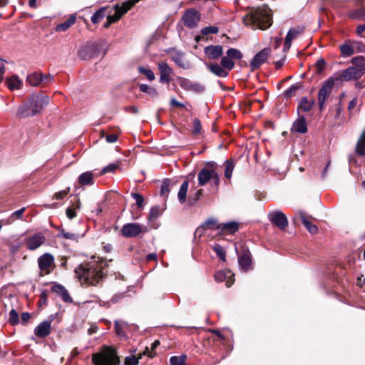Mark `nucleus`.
<instances>
[{"label": "nucleus", "instance_id": "obj_1", "mask_svg": "<svg viewBox=\"0 0 365 365\" xmlns=\"http://www.w3.org/2000/svg\"><path fill=\"white\" fill-rule=\"evenodd\" d=\"M107 266L106 260L94 257L88 262L79 264L74 272L82 284L96 286L106 278Z\"/></svg>", "mask_w": 365, "mask_h": 365}, {"label": "nucleus", "instance_id": "obj_43", "mask_svg": "<svg viewBox=\"0 0 365 365\" xmlns=\"http://www.w3.org/2000/svg\"><path fill=\"white\" fill-rule=\"evenodd\" d=\"M226 56H227L231 60H240L242 58V54L240 51L236 48H229L227 51Z\"/></svg>", "mask_w": 365, "mask_h": 365}, {"label": "nucleus", "instance_id": "obj_16", "mask_svg": "<svg viewBox=\"0 0 365 365\" xmlns=\"http://www.w3.org/2000/svg\"><path fill=\"white\" fill-rule=\"evenodd\" d=\"M115 11L113 14H109L107 16V21L104 24L105 28H108L112 24L118 21L127 12L120 5L116 4L113 8Z\"/></svg>", "mask_w": 365, "mask_h": 365}, {"label": "nucleus", "instance_id": "obj_13", "mask_svg": "<svg viewBox=\"0 0 365 365\" xmlns=\"http://www.w3.org/2000/svg\"><path fill=\"white\" fill-rule=\"evenodd\" d=\"M269 220L280 230H285L288 226V220L286 215L279 210H276L268 214Z\"/></svg>", "mask_w": 365, "mask_h": 365}, {"label": "nucleus", "instance_id": "obj_36", "mask_svg": "<svg viewBox=\"0 0 365 365\" xmlns=\"http://www.w3.org/2000/svg\"><path fill=\"white\" fill-rule=\"evenodd\" d=\"M314 103V101H309L307 97H304L298 107V110L303 112L309 111Z\"/></svg>", "mask_w": 365, "mask_h": 365}, {"label": "nucleus", "instance_id": "obj_21", "mask_svg": "<svg viewBox=\"0 0 365 365\" xmlns=\"http://www.w3.org/2000/svg\"><path fill=\"white\" fill-rule=\"evenodd\" d=\"M215 279L218 282L225 281L226 286L230 287L234 283V274L230 271H218L215 274Z\"/></svg>", "mask_w": 365, "mask_h": 365}, {"label": "nucleus", "instance_id": "obj_55", "mask_svg": "<svg viewBox=\"0 0 365 365\" xmlns=\"http://www.w3.org/2000/svg\"><path fill=\"white\" fill-rule=\"evenodd\" d=\"M201 130H202V125H201L200 120L197 118L194 119L193 128H192V133L194 135H197V134L200 133Z\"/></svg>", "mask_w": 365, "mask_h": 365}, {"label": "nucleus", "instance_id": "obj_17", "mask_svg": "<svg viewBox=\"0 0 365 365\" xmlns=\"http://www.w3.org/2000/svg\"><path fill=\"white\" fill-rule=\"evenodd\" d=\"M171 59L180 68L188 69L190 68V63L185 59L184 53L182 51L173 49L170 51Z\"/></svg>", "mask_w": 365, "mask_h": 365}, {"label": "nucleus", "instance_id": "obj_40", "mask_svg": "<svg viewBox=\"0 0 365 365\" xmlns=\"http://www.w3.org/2000/svg\"><path fill=\"white\" fill-rule=\"evenodd\" d=\"M187 359L186 354H181L180 356H173L170 359V365H185Z\"/></svg>", "mask_w": 365, "mask_h": 365}, {"label": "nucleus", "instance_id": "obj_45", "mask_svg": "<svg viewBox=\"0 0 365 365\" xmlns=\"http://www.w3.org/2000/svg\"><path fill=\"white\" fill-rule=\"evenodd\" d=\"M221 65L226 71H231L235 66L234 61L231 60L227 56H223L221 59Z\"/></svg>", "mask_w": 365, "mask_h": 365}, {"label": "nucleus", "instance_id": "obj_61", "mask_svg": "<svg viewBox=\"0 0 365 365\" xmlns=\"http://www.w3.org/2000/svg\"><path fill=\"white\" fill-rule=\"evenodd\" d=\"M325 65H326L325 60L322 58H319L316 63V66L317 68L318 71L319 72L322 71L325 67Z\"/></svg>", "mask_w": 365, "mask_h": 365}, {"label": "nucleus", "instance_id": "obj_10", "mask_svg": "<svg viewBox=\"0 0 365 365\" xmlns=\"http://www.w3.org/2000/svg\"><path fill=\"white\" fill-rule=\"evenodd\" d=\"M200 13L195 9H187L182 16L184 25L190 29L197 26L200 20Z\"/></svg>", "mask_w": 365, "mask_h": 365}, {"label": "nucleus", "instance_id": "obj_15", "mask_svg": "<svg viewBox=\"0 0 365 365\" xmlns=\"http://www.w3.org/2000/svg\"><path fill=\"white\" fill-rule=\"evenodd\" d=\"M270 52L271 49L269 48H265L255 54L250 62L252 71H255L259 68L260 66L265 62L269 56Z\"/></svg>", "mask_w": 365, "mask_h": 365}, {"label": "nucleus", "instance_id": "obj_4", "mask_svg": "<svg viewBox=\"0 0 365 365\" xmlns=\"http://www.w3.org/2000/svg\"><path fill=\"white\" fill-rule=\"evenodd\" d=\"M197 180L200 186H204L211 182L215 187H218L220 177L217 163L214 161L206 163L205 165L199 171Z\"/></svg>", "mask_w": 365, "mask_h": 365}, {"label": "nucleus", "instance_id": "obj_18", "mask_svg": "<svg viewBox=\"0 0 365 365\" xmlns=\"http://www.w3.org/2000/svg\"><path fill=\"white\" fill-rule=\"evenodd\" d=\"M51 330V320L41 322L34 329V334L37 337L45 338L48 336Z\"/></svg>", "mask_w": 365, "mask_h": 365}, {"label": "nucleus", "instance_id": "obj_58", "mask_svg": "<svg viewBox=\"0 0 365 365\" xmlns=\"http://www.w3.org/2000/svg\"><path fill=\"white\" fill-rule=\"evenodd\" d=\"M69 192L70 187H66V189L55 193L54 198L56 200H62L68 194Z\"/></svg>", "mask_w": 365, "mask_h": 365}, {"label": "nucleus", "instance_id": "obj_6", "mask_svg": "<svg viewBox=\"0 0 365 365\" xmlns=\"http://www.w3.org/2000/svg\"><path fill=\"white\" fill-rule=\"evenodd\" d=\"M337 83L334 76H331L324 81L318 91V103L320 111H322L327 106L329 100L331 98L334 84Z\"/></svg>", "mask_w": 365, "mask_h": 365}, {"label": "nucleus", "instance_id": "obj_59", "mask_svg": "<svg viewBox=\"0 0 365 365\" xmlns=\"http://www.w3.org/2000/svg\"><path fill=\"white\" fill-rule=\"evenodd\" d=\"M218 32V28L217 26H207L202 30L203 35H208L210 34H217Z\"/></svg>", "mask_w": 365, "mask_h": 365}, {"label": "nucleus", "instance_id": "obj_64", "mask_svg": "<svg viewBox=\"0 0 365 365\" xmlns=\"http://www.w3.org/2000/svg\"><path fill=\"white\" fill-rule=\"evenodd\" d=\"M117 135L115 134L108 135L106 138V140L109 143H115L117 140Z\"/></svg>", "mask_w": 365, "mask_h": 365}, {"label": "nucleus", "instance_id": "obj_54", "mask_svg": "<svg viewBox=\"0 0 365 365\" xmlns=\"http://www.w3.org/2000/svg\"><path fill=\"white\" fill-rule=\"evenodd\" d=\"M119 167V165L118 163H110L107 166L104 167L102 170L101 173V174H106L107 173H113Z\"/></svg>", "mask_w": 365, "mask_h": 365}, {"label": "nucleus", "instance_id": "obj_60", "mask_svg": "<svg viewBox=\"0 0 365 365\" xmlns=\"http://www.w3.org/2000/svg\"><path fill=\"white\" fill-rule=\"evenodd\" d=\"M138 359L135 356H129L125 359V365H138Z\"/></svg>", "mask_w": 365, "mask_h": 365}, {"label": "nucleus", "instance_id": "obj_42", "mask_svg": "<svg viewBox=\"0 0 365 365\" xmlns=\"http://www.w3.org/2000/svg\"><path fill=\"white\" fill-rule=\"evenodd\" d=\"M138 72L143 75H144L148 80L152 81L153 80H155V73H153V71L148 68H145V67H143V66H140L138 67Z\"/></svg>", "mask_w": 365, "mask_h": 365}, {"label": "nucleus", "instance_id": "obj_49", "mask_svg": "<svg viewBox=\"0 0 365 365\" xmlns=\"http://www.w3.org/2000/svg\"><path fill=\"white\" fill-rule=\"evenodd\" d=\"M128 326L127 323L124 322H119L115 321V329L117 333V334L120 336H124L125 332L123 329Z\"/></svg>", "mask_w": 365, "mask_h": 365}, {"label": "nucleus", "instance_id": "obj_50", "mask_svg": "<svg viewBox=\"0 0 365 365\" xmlns=\"http://www.w3.org/2000/svg\"><path fill=\"white\" fill-rule=\"evenodd\" d=\"M9 322L11 325H16L19 323V318L17 312L15 309H11L9 312Z\"/></svg>", "mask_w": 365, "mask_h": 365}, {"label": "nucleus", "instance_id": "obj_32", "mask_svg": "<svg viewBox=\"0 0 365 365\" xmlns=\"http://www.w3.org/2000/svg\"><path fill=\"white\" fill-rule=\"evenodd\" d=\"M189 187V182L187 180H185L178 191V197L180 203H184L186 200L187 192Z\"/></svg>", "mask_w": 365, "mask_h": 365}, {"label": "nucleus", "instance_id": "obj_34", "mask_svg": "<svg viewBox=\"0 0 365 365\" xmlns=\"http://www.w3.org/2000/svg\"><path fill=\"white\" fill-rule=\"evenodd\" d=\"M107 6H103L100 8L91 17V21L96 24L99 23L106 16V11Z\"/></svg>", "mask_w": 365, "mask_h": 365}, {"label": "nucleus", "instance_id": "obj_30", "mask_svg": "<svg viewBox=\"0 0 365 365\" xmlns=\"http://www.w3.org/2000/svg\"><path fill=\"white\" fill-rule=\"evenodd\" d=\"M78 183L82 185H91L94 183L92 172H85L78 177Z\"/></svg>", "mask_w": 365, "mask_h": 365}, {"label": "nucleus", "instance_id": "obj_46", "mask_svg": "<svg viewBox=\"0 0 365 365\" xmlns=\"http://www.w3.org/2000/svg\"><path fill=\"white\" fill-rule=\"evenodd\" d=\"M212 250L215 252V254L217 255V257H220V259L222 261L226 260V252L224 248L219 244H215L212 246Z\"/></svg>", "mask_w": 365, "mask_h": 365}, {"label": "nucleus", "instance_id": "obj_9", "mask_svg": "<svg viewBox=\"0 0 365 365\" xmlns=\"http://www.w3.org/2000/svg\"><path fill=\"white\" fill-rule=\"evenodd\" d=\"M100 51V46L96 43H87L81 46L78 51V55L83 60H89L97 57Z\"/></svg>", "mask_w": 365, "mask_h": 365}, {"label": "nucleus", "instance_id": "obj_39", "mask_svg": "<svg viewBox=\"0 0 365 365\" xmlns=\"http://www.w3.org/2000/svg\"><path fill=\"white\" fill-rule=\"evenodd\" d=\"M225 177L227 179H230L232 178V172L235 168V164L232 160H227L225 163Z\"/></svg>", "mask_w": 365, "mask_h": 365}, {"label": "nucleus", "instance_id": "obj_28", "mask_svg": "<svg viewBox=\"0 0 365 365\" xmlns=\"http://www.w3.org/2000/svg\"><path fill=\"white\" fill-rule=\"evenodd\" d=\"M292 130L299 133H305L307 131L306 119L304 116L299 117L293 123Z\"/></svg>", "mask_w": 365, "mask_h": 365}, {"label": "nucleus", "instance_id": "obj_23", "mask_svg": "<svg viewBox=\"0 0 365 365\" xmlns=\"http://www.w3.org/2000/svg\"><path fill=\"white\" fill-rule=\"evenodd\" d=\"M207 68L214 75L220 78H225L228 76L229 72L226 71L222 65L217 63H206Z\"/></svg>", "mask_w": 365, "mask_h": 365}, {"label": "nucleus", "instance_id": "obj_38", "mask_svg": "<svg viewBox=\"0 0 365 365\" xmlns=\"http://www.w3.org/2000/svg\"><path fill=\"white\" fill-rule=\"evenodd\" d=\"M354 67L359 69H364L363 72L365 73V57L362 56H358L352 58L351 61Z\"/></svg>", "mask_w": 365, "mask_h": 365}, {"label": "nucleus", "instance_id": "obj_56", "mask_svg": "<svg viewBox=\"0 0 365 365\" xmlns=\"http://www.w3.org/2000/svg\"><path fill=\"white\" fill-rule=\"evenodd\" d=\"M205 91V87L197 83V82H192V85H191V87H190V89L189 91H194V92H196V93H201V92H203Z\"/></svg>", "mask_w": 365, "mask_h": 365}, {"label": "nucleus", "instance_id": "obj_31", "mask_svg": "<svg viewBox=\"0 0 365 365\" xmlns=\"http://www.w3.org/2000/svg\"><path fill=\"white\" fill-rule=\"evenodd\" d=\"M76 16L74 15L71 16L68 19L65 21L64 22L57 25L56 28V31H65L68 28H70L73 24L76 22Z\"/></svg>", "mask_w": 365, "mask_h": 365}, {"label": "nucleus", "instance_id": "obj_8", "mask_svg": "<svg viewBox=\"0 0 365 365\" xmlns=\"http://www.w3.org/2000/svg\"><path fill=\"white\" fill-rule=\"evenodd\" d=\"M148 231L147 227L139 223L125 224L121 228V235L125 237H135Z\"/></svg>", "mask_w": 365, "mask_h": 365}, {"label": "nucleus", "instance_id": "obj_37", "mask_svg": "<svg viewBox=\"0 0 365 365\" xmlns=\"http://www.w3.org/2000/svg\"><path fill=\"white\" fill-rule=\"evenodd\" d=\"M356 151L359 155H365V131L362 133L357 142Z\"/></svg>", "mask_w": 365, "mask_h": 365}, {"label": "nucleus", "instance_id": "obj_51", "mask_svg": "<svg viewBox=\"0 0 365 365\" xmlns=\"http://www.w3.org/2000/svg\"><path fill=\"white\" fill-rule=\"evenodd\" d=\"M140 0H127L120 5L124 9V11L128 12Z\"/></svg>", "mask_w": 365, "mask_h": 365}, {"label": "nucleus", "instance_id": "obj_33", "mask_svg": "<svg viewBox=\"0 0 365 365\" xmlns=\"http://www.w3.org/2000/svg\"><path fill=\"white\" fill-rule=\"evenodd\" d=\"M300 218L302 224L310 233L315 234L318 232V227L309 222L302 212H300Z\"/></svg>", "mask_w": 365, "mask_h": 365}, {"label": "nucleus", "instance_id": "obj_12", "mask_svg": "<svg viewBox=\"0 0 365 365\" xmlns=\"http://www.w3.org/2000/svg\"><path fill=\"white\" fill-rule=\"evenodd\" d=\"M158 68L160 72L159 82L165 84L170 83L172 80L173 69L165 61L159 62Z\"/></svg>", "mask_w": 365, "mask_h": 365}, {"label": "nucleus", "instance_id": "obj_7", "mask_svg": "<svg viewBox=\"0 0 365 365\" xmlns=\"http://www.w3.org/2000/svg\"><path fill=\"white\" fill-rule=\"evenodd\" d=\"M363 71L364 69H359L351 66L342 71L340 73H336L333 76L337 82L354 81L360 78L364 74Z\"/></svg>", "mask_w": 365, "mask_h": 365}, {"label": "nucleus", "instance_id": "obj_26", "mask_svg": "<svg viewBox=\"0 0 365 365\" xmlns=\"http://www.w3.org/2000/svg\"><path fill=\"white\" fill-rule=\"evenodd\" d=\"M217 228L225 234H234L239 230V224L237 222H229L220 224Z\"/></svg>", "mask_w": 365, "mask_h": 365}, {"label": "nucleus", "instance_id": "obj_41", "mask_svg": "<svg viewBox=\"0 0 365 365\" xmlns=\"http://www.w3.org/2000/svg\"><path fill=\"white\" fill-rule=\"evenodd\" d=\"M341 55L343 57L351 56L354 51L353 47L349 43H344L340 46Z\"/></svg>", "mask_w": 365, "mask_h": 365}, {"label": "nucleus", "instance_id": "obj_63", "mask_svg": "<svg viewBox=\"0 0 365 365\" xmlns=\"http://www.w3.org/2000/svg\"><path fill=\"white\" fill-rule=\"evenodd\" d=\"M66 216L69 218V219H73L76 217V212L74 210V209H73L72 207H68L67 210H66Z\"/></svg>", "mask_w": 365, "mask_h": 365}, {"label": "nucleus", "instance_id": "obj_20", "mask_svg": "<svg viewBox=\"0 0 365 365\" xmlns=\"http://www.w3.org/2000/svg\"><path fill=\"white\" fill-rule=\"evenodd\" d=\"M303 31L304 29L300 26L291 28L289 30L284 42V49L285 51L289 50L290 48L292 40L296 38L298 36V35L303 32Z\"/></svg>", "mask_w": 365, "mask_h": 365}, {"label": "nucleus", "instance_id": "obj_62", "mask_svg": "<svg viewBox=\"0 0 365 365\" xmlns=\"http://www.w3.org/2000/svg\"><path fill=\"white\" fill-rule=\"evenodd\" d=\"M103 208H104L103 202H98L96 205V207L95 208L94 210H93V212H95L96 215H99L103 212Z\"/></svg>", "mask_w": 365, "mask_h": 365}, {"label": "nucleus", "instance_id": "obj_14", "mask_svg": "<svg viewBox=\"0 0 365 365\" xmlns=\"http://www.w3.org/2000/svg\"><path fill=\"white\" fill-rule=\"evenodd\" d=\"M46 237L41 232H36L26 240V245L28 250H35L41 247L45 242Z\"/></svg>", "mask_w": 365, "mask_h": 365}, {"label": "nucleus", "instance_id": "obj_29", "mask_svg": "<svg viewBox=\"0 0 365 365\" xmlns=\"http://www.w3.org/2000/svg\"><path fill=\"white\" fill-rule=\"evenodd\" d=\"M5 84L9 90L14 91L20 89L21 88L22 81L17 76L13 75L6 80Z\"/></svg>", "mask_w": 365, "mask_h": 365}, {"label": "nucleus", "instance_id": "obj_52", "mask_svg": "<svg viewBox=\"0 0 365 365\" xmlns=\"http://www.w3.org/2000/svg\"><path fill=\"white\" fill-rule=\"evenodd\" d=\"M26 207H22L21 209L14 212L8 220L11 222H14L16 219H21L23 213L25 212Z\"/></svg>", "mask_w": 365, "mask_h": 365}, {"label": "nucleus", "instance_id": "obj_27", "mask_svg": "<svg viewBox=\"0 0 365 365\" xmlns=\"http://www.w3.org/2000/svg\"><path fill=\"white\" fill-rule=\"evenodd\" d=\"M219 225L220 224H217L216 220L214 218H210L196 230L195 235L199 234V235L201 236L204 231H207L208 230H218L217 226Z\"/></svg>", "mask_w": 365, "mask_h": 365}, {"label": "nucleus", "instance_id": "obj_47", "mask_svg": "<svg viewBox=\"0 0 365 365\" xmlns=\"http://www.w3.org/2000/svg\"><path fill=\"white\" fill-rule=\"evenodd\" d=\"M177 80H178V84L182 89L187 91H190L191 85H192V81H190L188 78H183V77H178L177 78Z\"/></svg>", "mask_w": 365, "mask_h": 365}, {"label": "nucleus", "instance_id": "obj_2", "mask_svg": "<svg viewBox=\"0 0 365 365\" xmlns=\"http://www.w3.org/2000/svg\"><path fill=\"white\" fill-rule=\"evenodd\" d=\"M49 98L43 94H32L28 102L20 106L16 112L19 118H26L34 116L41 112L48 103Z\"/></svg>", "mask_w": 365, "mask_h": 365}, {"label": "nucleus", "instance_id": "obj_35", "mask_svg": "<svg viewBox=\"0 0 365 365\" xmlns=\"http://www.w3.org/2000/svg\"><path fill=\"white\" fill-rule=\"evenodd\" d=\"M139 88L141 92L147 93L150 97L153 98H155L158 96V91L155 88L151 87L147 84H141Z\"/></svg>", "mask_w": 365, "mask_h": 365}, {"label": "nucleus", "instance_id": "obj_48", "mask_svg": "<svg viewBox=\"0 0 365 365\" xmlns=\"http://www.w3.org/2000/svg\"><path fill=\"white\" fill-rule=\"evenodd\" d=\"M299 86L297 84L292 85L288 89L284 91V96L286 98H290L296 95L297 91L299 90Z\"/></svg>", "mask_w": 365, "mask_h": 365}, {"label": "nucleus", "instance_id": "obj_57", "mask_svg": "<svg viewBox=\"0 0 365 365\" xmlns=\"http://www.w3.org/2000/svg\"><path fill=\"white\" fill-rule=\"evenodd\" d=\"M131 195L133 197V199L135 200L136 205L138 206V207H142L144 202V198L143 195L137 192H133L131 193Z\"/></svg>", "mask_w": 365, "mask_h": 365}, {"label": "nucleus", "instance_id": "obj_44", "mask_svg": "<svg viewBox=\"0 0 365 365\" xmlns=\"http://www.w3.org/2000/svg\"><path fill=\"white\" fill-rule=\"evenodd\" d=\"M170 180L164 179L160 188V195L165 197H168L170 192Z\"/></svg>", "mask_w": 365, "mask_h": 365}, {"label": "nucleus", "instance_id": "obj_24", "mask_svg": "<svg viewBox=\"0 0 365 365\" xmlns=\"http://www.w3.org/2000/svg\"><path fill=\"white\" fill-rule=\"evenodd\" d=\"M205 53L210 59H217L223 53V48L220 45L208 46L205 48Z\"/></svg>", "mask_w": 365, "mask_h": 365}, {"label": "nucleus", "instance_id": "obj_3", "mask_svg": "<svg viewBox=\"0 0 365 365\" xmlns=\"http://www.w3.org/2000/svg\"><path fill=\"white\" fill-rule=\"evenodd\" d=\"M271 10L267 7L257 8L250 11L245 17L244 21L254 29H268L272 24Z\"/></svg>", "mask_w": 365, "mask_h": 365}, {"label": "nucleus", "instance_id": "obj_25", "mask_svg": "<svg viewBox=\"0 0 365 365\" xmlns=\"http://www.w3.org/2000/svg\"><path fill=\"white\" fill-rule=\"evenodd\" d=\"M238 262L242 269L248 270L252 264L250 252L248 250H245L243 253L238 255Z\"/></svg>", "mask_w": 365, "mask_h": 365}, {"label": "nucleus", "instance_id": "obj_19", "mask_svg": "<svg viewBox=\"0 0 365 365\" xmlns=\"http://www.w3.org/2000/svg\"><path fill=\"white\" fill-rule=\"evenodd\" d=\"M52 79V76H43L42 73L34 72L27 76L26 82L31 86H37L43 81L47 82Z\"/></svg>", "mask_w": 365, "mask_h": 365}, {"label": "nucleus", "instance_id": "obj_5", "mask_svg": "<svg viewBox=\"0 0 365 365\" xmlns=\"http://www.w3.org/2000/svg\"><path fill=\"white\" fill-rule=\"evenodd\" d=\"M92 361L94 365H119L120 359L116 351L110 346H104L99 353L92 356Z\"/></svg>", "mask_w": 365, "mask_h": 365}, {"label": "nucleus", "instance_id": "obj_11", "mask_svg": "<svg viewBox=\"0 0 365 365\" xmlns=\"http://www.w3.org/2000/svg\"><path fill=\"white\" fill-rule=\"evenodd\" d=\"M40 270L44 274H49L54 268V257L51 254L45 253L38 259Z\"/></svg>", "mask_w": 365, "mask_h": 365}, {"label": "nucleus", "instance_id": "obj_53", "mask_svg": "<svg viewBox=\"0 0 365 365\" xmlns=\"http://www.w3.org/2000/svg\"><path fill=\"white\" fill-rule=\"evenodd\" d=\"M161 212L158 206L151 207L149 213L148 219L150 220H155L160 215Z\"/></svg>", "mask_w": 365, "mask_h": 365}, {"label": "nucleus", "instance_id": "obj_22", "mask_svg": "<svg viewBox=\"0 0 365 365\" xmlns=\"http://www.w3.org/2000/svg\"><path fill=\"white\" fill-rule=\"evenodd\" d=\"M51 291L60 297L63 302L66 303H71L73 302L68 290L61 284H55L51 287Z\"/></svg>", "mask_w": 365, "mask_h": 365}]
</instances>
